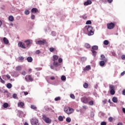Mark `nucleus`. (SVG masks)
<instances>
[{"label":"nucleus","mask_w":125,"mask_h":125,"mask_svg":"<svg viewBox=\"0 0 125 125\" xmlns=\"http://www.w3.org/2000/svg\"><path fill=\"white\" fill-rule=\"evenodd\" d=\"M123 95H125V90H123Z\"/></svg>","instance_id":"0e129e2a"},{"label":"nucleus","mask_w":125,"mask_h":125,"mask_svg":"<svg viewBox=\"0 0 125 125\" xmlns=\"http://www.w3.org/2000/svg\"><path fill=\"white\" fill-rule=\"evenodd\" d=\"M85 28L87 29L88 31V36H93V35H94V32L92 31L93 30L92 27L89 25H86Z\"/></svg>","instance_id":"7ed1b4c3"},{"label":"nucleus","mask_w":125,"mask_h":125,"mask_svg":"<svg viewBox=\"0 0 125 125\" xmlns=\"http://www.w3.org/2000/svg\"><path fill=\"white\" fill-rule=\"evenodd\" d=\"M3 106L4 108H7V107H8V104L4 103Z\"/></svg>","instance_id":"c9c22d12"},{"label":"nucleus","mask_w":125,"mask_h":125,"mask_svg":"<svg viewBox=\"0 0 125 125\" xmlns=\"http://www.w3.org/2000/svg\"><path fill=\"white\" fill-rule=\"evenodd\" d=\"M50 68H51L52 69H54V66H53V65H50Z\"/></svg>","instance_id":"e2e57ef3"},{"label":"nucleus","mask_w":125,"mask_h":125,"mask_svg":"<svg viewBox=\"0 0 125 125\" xmlns=\"http://www.w3.org/2000/svg\"><path fill=\"white\" fill-rule=\"evenodd\" d=\"M24 14H25V15H29L30 14V11H29V10H25L24 11Z\"/></svg>","instance_id":"b1692460"},{"label":"nucleus","mask_w":125,"mask_h":125,"mask_svg":"<svg viewBox=\"0 0 125 125\" xmlns=\"http://www.w3.org/2000/svg\"><path fill=\"white\" fill-rule=\"evenodd\" d=\"M35 18H36V17L35 16V15H32L31 16V19L32 20H34L35 19Z\"/></svg>","instance_id":"a18cd8bd"},{"label":"nucleus","mask_w":125,"mask_h":125,"mask_svg":"<svg viewBox=\"0 0 125 125\" xmlns=\"http://www.w3.org/2000/svg\"><path fill=\"white\" fill-rule=\"evenodd\" d=\"M36 54H40V53H41V51H40V50H38L36 51Z\"/></svg>","instance_id":"864d4df0"},{"label":"nucleus","mask_w":125,"mask_h":125,"mask_svg":"<svg viewBox=\"0 0 125 125\" xmlns=\"http://www.w3.org/2000/svg\"><path fill=\"white\" fill-rule=\"evenodd\" d=\"M92 52L93 53V56L95 57V55H96V51L94 50H92Z\"/></svg>","instance_id":"f704fd0d"},{"label":"nucleus","mask_w":125,"mask_h":125,"mask_svg":"<svg viewBox=\"0 0 125 125\" xmlns=\"http://www.w3.org/2000/svg\"><path fill=\"white\" fill-rule=\"evenodd\" d=\"M18 46L20 47H21V48L25 49L26 48V44L24 43H23L22 42H19L18 43Z\"/></svg>","instance_id":"9d476101"},{"label":"nucleus","mask_w":125,"mask_h":125,"mask_svg":"<svg viewBox=\"0 0 125 125\" xmlns=\"http://www.w3.org/2000/svg\"><path fill=\"white\" fill-rule=\"evenodd\" d=\"M21 88V90H24V86H22Z\"/></svg>","instance_id":"338daca9"},{"label":"nucleus","mask_w":125,"mask_h":125,"mask_svg":"<svg viewBox=\"0 0 125 125\" xmlns=\"http://www.w3.org/2000/svg\"><path fill=\"white\" fill-rule=\"evenodd\" d=\"M92 49H93V50H96L98 49V46L97 45L93 46Z\"/></svg>","instance_id":"bb28decb"},{"label":"nucleus","mask_w":125,"mask_h":125,"mask_svg":"<svg viewBox=\"0 0 125 125\" xmlns=\"http://www.w3.org/2000/svg\"><path fill=\"white\" fill-rule=\"evenodd\" d=\"M90 69H91L90 65H87L83 69V71H89Z\"/></svg>","instance_id":"a211bd4d"},{"label":"nucleus","mask_w":125,"mask_h":125,"mask_svg":"<svg viewBox=\"0 0 125 125\" xmlns=\"http://www.w3.org/2000/svg\"><path fill=\"white\" fill-rule=\"evenodd\" d=\"M19 60H21V61H23L24 60V58L23 57H19Z\"/></svg>","instance_id":"de8ad7c7"},{"label":"nucleus","mask_w":125,"mask_h":125,"mask_svg":"<svg viewBox=\"0 0 125 125\" xmlns=\"http://www.w3.org/2000/svg\"><path fill=\"white\" fill-rule=\"evenodd\" d=\"M125 74V71H123L121 73V76H124Z\"/></svg>","instance_id":"bf43d9fd"},{"label":"nucleus","mask_w":125,"mask_h":125,"mask_svg":"<svg viewBox=\"0 0 125 125\" xmlns=\"http://www.w3.org/2000/svg\"><path fill=\"white\" fill-rule=\"evenodd\" d=\"M38 11H39V10H38V9H37L36 8H33L31 9L32 13H37V12H38Z\"/></svg>","instance_id":"2eb2a0df"},{"label":"nucleus","mask_w":125,"mask_h":125,"mask_svg":"<svg viewBox=\"0 0 125 125\" xmlns=\"http://www.w3.org/2000/svg\"><path fill=\"white\" fill-rule=\"evenodd\" d=\"M92 3L90 0H87L86 2H84V5H88L91 4Z\"/></svg>","instance_id":"f3484780"},{"label":"nucleus","mask_w":125,"mask_h":125,"mask_svg":"<svg viewBox=\"0 0 125 125\" xmlns=\"http://www.w3.org/2000/svg\"><path fill=\"white\" fill-rule=\"evenodd\" d=\"M105 61H101L100 62V65L101 66V67H103V66H104V65H105Z\"/></svg>","instance_id":"412c9836"},{"label":"nucleus","mask_w":125,"mask_h":125,"mask_svg":"<svg viewBox=\"0 0 125 125\" xmlns=\"http://www.w3.org/2000/svg\"><path fill=\"white\" fill-rule=\"evenodd\" d=\"M108 120L109 121V122H110V123H112V122H113V117H110L108 118Z\"/></svg>","instance_id":"49530a36"},{"label":"nucleus","mask_w":125,"mask_h":125,"mask_svg":"<svg viewBox=\"0 0 125 125\" xmlns=\"http://www.w3.org/2000/svg\"><path fill=\"white\" fill-rule=\"evenodd\" d=\"M3 42H4V44H6L7 45H10V43H9V41H8L7 38L4 37L3 38Z\"/></svg>","instance_id":"9b49d317"},{"label":"nucleus","mask_w":125,"mask_h":125,"mask_svg":"<svg viewBox=\"0 0 125 125\" xmlns=\"http://www.w3.org/2000/svg\"><path fill=\"white\" fill-rule=\"evenodd\" d=\"M110 93L111 95H114L115 94V90H110Z\"/></svg>","instance_id":"473e14b6"},{"label":"nucleus","mask_w":125,"mask_h":125,"mask_svg":"<svg viewBox=\"0 0 125 125\" xmlns=\"http://www.w3.org/2000/svg\"><path fill=\"white\" fill-rule=\"evenodd\" d=\"M70 98H72V99H75V95H74V94H71L70 95Z\"/></svg>","instance_id":"e433bc0d"},{"label":"nucleus","mask_w":125,"mask_h":125,"mask_svg":"<svg viewBox=\"0 0 125 125\" xmlns=\"http://www.w3.org/2000/svg\"><path fill=\"white\" fill-rule=\"evenodd\" d=\"M65 119V116H59L58 117V120L59 122H63Z\"/></svg>","instance_id":"ddd939ff"},{"label":"nucleus","mask_w":125,"mask_h":125,"mask_svg":"<svg viewBox=\"0 0 125 125\" xmlns=\"http://www.w3.org/2000/svg\"><path fill=\"white\" fill-rule=\"evenodd\" d=\"M61 80L62 81H66V76L64 75L62 76L61 77Z\"/></svg>","instance_id":"2f4dec72"},{"label":"nucleus","mask_w":125,"mask_h":125,"mask_svg":"<svg viewBox=\"0 0 125 125\" xmlns=\"http://www.w3.org/2000/svg\"><path fill=\"white\" fill-rule=\"evenodd\" d=\"M84 88H87L88 87V83H84L83 85Z\"/></svg>","instance_id":"a878e982"},{"label":"nucleus","mask_w":125,"mask_h":125,"mask_svg":"<svg viewBox=\"0 0 125 125\" xmlns=\"http://www.w3.org/2000/svg\"><path fill=\"white\" fill-rule=\"evenodd\" d=\"M104 43L105 45H108V44H109V41H108L107 40H105L104 42Z\"/></svg>","instance_id":"c85d7f7f"},{"label":"nucleus","mask_w":125,"mask_h":125,"mask_svg":"<svg viewBox=\"0 0 125 125\" xmlns=\"http://www.w3.org/2000/svg\"><path fill=\"white\" fill-rule=\"evenodd\" d=\"M61 98L60 97H58L55 98V101H59V100H61Z\"/></svg>","instance_id":"72a5a7b5"},{"label":"nucleus","mask_w":125,"mask_h":125,"mask_svg":"<svg viewBox=\"0 0 125 125\" xmlns=\"http://www.w3.org/2000/svg\"><path fill=\"white\" fill-rule=\"evenodd\" d=\"M108 3H111V2L113 1V0H107Z\"/></svg>","instance_id":"13d9d810"},{"label":"nucleus","mask_w":125,"mask_h":125,"mask_svg":"<svg viewBox=\"0 0 125 125\" xmlns=\"http://www.w3.org/2000/svg\"><path fill=\"white\" fill-rule=\"evenodd\" d=\"M83 109H84V110H86V106L84 105L83 106Z\"/></svg>","instance_id":"680f3d73"},{"label":"nucleus","mask_w":125,"mask_h":125,"mask_svg":"<svg viewBox=\"0 0 125 125\" xmlns=\"http://www.w3.org/2000/svg\"><path fill=\"white\" fill-rule=\"evenodd\" d=\"M121 58L122 59V60H125V55H123L121 56Z\"/></svg>","instance_id":"3c124183"},{"label":"nucleus","mask_w":125,"mask_h":125,"mask_svg":"<svg viewBox=\"0 0 125 125\" xmlns=\"http://www.w3.org/2000/svg\"><path fill=\"white\" fill-rule=\"evenodd\" d=\"M54 48L50 47L49 48V51H50V52H53V51H54Z\"/></svg>","instance_id":"a19ab883"},{"label":"nucleus","mask_w":125,"mask_h":125,"mask_svg":"<svg viewBox=\"0 0 125 125\" xmlns=\"http://www.w3.org/2000/svg\"><path fill=\"white\" fill-rule=\"evenodd\" d=\"M31 109H33V110H36V109H37V107L34 105H32L31 106Z\"/></svg>","instance_id":"58836bf2"},{"label":"nucleus","mask_w":125,"mask_h":125,"mask_svg":"<svg viewBox=\"0 0 125 125\" xmlns=\"http://www.w3.org/2000/svg\"><path fill=\"white\" fill-rule=\"evenodd\" d=\"M81 100L83 103L86 104L87 103H88V101L91 100V98L83 97L82 98Z\"/></svg>","instance_id":"0eeeda50"},{"label":"nucleus","mask_w":125,"mask_h":125,"mask_svg":"<svg viewBox=\"0 0 125 125\" xmlns=\"http://www.w3.org/2000/svg\"><path fill=\"white\" fill-rule=\"evenodd\" d=\"M27 77L28 78V80ZM27 77L26 76V77L25 78V81H26V82H33V81H34V79H33L31 75H28Z\"/></svg>","instance_id":"1a4fd4ad"},{"label":"nucleus","mask_w":125,"mask_h":125,"mask_svg":"<svg viewBox=\"0 0 125 125\" xmlns=\"http://www.w3.org/2000/svg\"><path fill=\"white\" fill-rule=\"evenodd\" d=\"M112 101L114 103H117L118 102V98L114 97L112 98Z\"/></svg>","instance_id":"6ab92c4d"},{"label":"nucleus","mask_w":125,"mask_h":125,"mask_svg":"<svg viewBox=\"0 0 125 125\" xmlns=\"http://www.w3.org/2000/svg\"><path fill=\"white\" fill-rule=\"evenodd\" d=\"M58 60V56L57 55H54L53 56V65L54 67H59L61 65V64L58 63L57 61Z\"/></svg>","instance_id":"f257e3e1"},{"label":"nucleus","mask_w":125,"mask_h":125,"mask_svg":"<svg viewBox=\"0 0 125 125\" xmlns=\"http://www.w3.org/2000/svg\"><path fill=\"white\" fill-rule=\"evenodd\" d=\"M16 70H17V71H21V69L22 68H21V66H17V67L16 68Z\"/></svg>","instance_id":"7c9ffc66"},{"label":"nucleus","mask_w":125,"mask_h":125,"mask_svg":"<svg viewBox=\"0 0 125 125\" xmlns=\"http://www.w3.org/2000/svg\"><path fill=\"white\" fill-rule=\"evenodd\" d=\"M101 125H107V123L105 122H102L101 123Z\"/></svg>","instance_id":"09e8293b"},{"label":"nucleus","mask_w":125,"mask_h":125,"mask_svg":"<svg viewBox=\"0 0 125 125\" xmlns=\"http://www.w3.org/2000/svg\"><path fill=\"white\" fill-rule=\"evenodd\" d=\"M122 111H123V113H125V108H123Z\"/></svg>","instance_id":"69168bd1"},{"label":"nucleus","mask_w":125,"mask_h":125,"mask_svg":"<svg viewBox=\"0 0 125 125\" xmlns=\"http://www.w3.org/2000/svg\"><path fill=\"white\" fill-rule=\"evenodd\" d=\"M81 61L84 62V61H86V57H82L81 58Z\"/></svg>","instance_id":"79ce46f5"},{"label":"nucleus","mask_w":125,"mask_h":125,"mask_svg":"<svg viewBox=\"0 0 125 125\" xmlns=\"http://www.w3.org/2000/svg\"><path fill=\"white\" fill-rule=\"evenodd\" d=\"M66 122H67V123H71V118L70 117L66 118Z\"/></svg>","instance_id":"cd10ccee"},{"label":"nucleus","mask_w":125,"mask_h":125,"mask_svg":"<svg viewBox=\"0 0 125 125\" xmlns=\"http://www.w3.org/2000/svg\"><path fill=\"white\" fill-rule=\"evenodd\" d=\"M6 76L8 80H9V79H10V76H9V75L7 74Z\"/></svg>","instance_id":"6e6d98bb"},{"label":"nucleus","mask_w":125,"mask_h":125,"mask_svg":"<svg viewBox=\"0 0 125 125\" xmlns=\"http://www.w3.org/2000/svg\"><path fill=\"white\" fill-rule=\"evenodd\" d=\"M6 87H7V88L10 89L11 88V87H12V84L10 83H8L7 84Z\"/></svg>","instance_id":"5701e85b"},{"label":"nucleus","mask_w":125,"mask_h":125,"mask_svg":"<svg viewBox=\"0 0 125 125\" xmlns=\"http://www.w3.org/2000/svg\"><path fill=\"white\" fill-rule=\"evenodd\" d=\"M64 112L67 114V115H71L74 113V109L69 107L68 106H65L64 107Z\"/></svg>","instance_id":"f03ea898"},{"label":"nucleus","mask_w":125,"mask_h":125,"mask_svg":"<svg viewBox=\"0 0 125 125\" xmlns=\"http://www.w3.org/2000/svg\"><path fill=\"white\" fill-rule=\"evenodd\" d=\"M0 83H5V82L1 78V77L0 76Z\"/></svg>","instance_id":"4c0bfd02"},{"label":"nucleus","mask_w":125,"mask_h":125,"mask_svg":"<svg viewBox=\"0 0 125 125\" xmlns=\"http://www.w3.org/2000/svg\"><path fill=\"white\" fill-rule=\"evenodd\" d=\"M90 24H91V21H87L86 22V25H90Z\"/></svg>","instance_id":"37998d69"},{"label":"nucleus","mask_w":125,"mask_h":125,"mask_svg":"<svg viewBox=\"0 0 125 125\" xmlns=\"http://www.w3.org/2000/svg\"><path fill=\"white\" fill-rule=\"evenodd\" d=\"M24 93V95H28L29 94V93L28 92H22Z\"/></svg>","instance_id":"4d7b16f0"},{"label":"nucleus","mask_w":125,"mask_h":125,"mask_svg":"<svg viewBox=\"0 0 125 125\" xmlns=\"http://www.w3.org/2000/svg\"><path fill=\"white\" fill-rule=\"evenodd\" d=\"M63 61V60H62V59L61 58H59L58 60V62L59 63V64H61V63H62V62Z\"/></svg>","instance_id":"ea45409f"},{"label":"nucleus","mask_w":125,"mask_h":125,"mask_svg":"<svg viewBox=\"0 0 125 125\" xmlns=\"http://www.w3.org/2000/svg\"><path fill=\"white\" fill-rule=\"evenodd\" d=\"M42 120L46 123V124H51V119L49 118V117H47L46 115L43 114L42 115Z\"/></svg>","instance_id":"20e7f679"},{"label":"nucleus","mask_w":125,"mask_h":125,"mask_svg":"<svg viewBox=\"0 0 125 125\" xmlns=\"http://www.w3.org/2000/svg\"><path fill=\"white\" fill-rule=\"evenodd\" d=\"M27 61L29 62H31L33 61V58L31 57H28L27 58Z\"/></svg>","instance_id":"aec40b11"},{"label":"nucleus","mask_w":125,"mask_h":125,"mask_svg":"<svg viewBox=\"0 0 125 125\" xmlns=\"http://www.w3.org/2000/svg\"><path fill=\"white\" fill-rule=\"evenodd\" d=\"M16 97H17V95L16 94H14L13 95V98L15 99V98H16Z\"/></svg>","instance_id":"603ef678"},{"label":"nucleus","mask_w":125,"mask_h":125,"mask_svg":"<svg viewBox=\"0 0 125 125\" xmlns=\"http://www.w3.org/2000/svg\"><path fill=\"white\" fill-rule=\"evenodd\" d=\"M50 80H55V77H54V76H52L50 77Z\"/></svg>","instance_id":"5fc2aeb1"},{"label":"nucleus","mask_w":125,"mask_h":125,"mask_svg":"<svg viewBox=\"0 0 125 125\" xmlns=\"http://www.w3.org/2000/svg\"><path fill=\"white\" fill-rule=\"evenodd\" d=\"M117 125H123V123H118Z\"/></svg>","instance_id":"774afa93"},{"label":"nucleus","mask_w":125,"mask_h":125,"mask_svg":"<svg viewBox=\"0 0 125 125\" xmlns=\"http://www.w3.org/2000/svg\"><path fill=\"white\" fill-rule=\"evenodd\" d=\"M22 75H23V76H25V75H26V72L23 71L22 72Z\"/></svg>","instance_id":"052dcab7"},{"label":"nucleus","mask_w":125,"mask_h":125,"mask_svg":"<svg viewBox=\"0 0 125 125\" xmlns=\"http://www.w3.org/2000/svg\"><path fill=\"white\" fill-rule=\"evenodd\" d=\"M115 28V24L113 22H110L107 24V28L109 30H112V29H114Z\"/></svg>","instance_id":"6e6552de"},{"label":"nucleus","mask_w":125,"mask_h":125,"mask_svg":"<svg viewBox=\"0 0 125 125\" xmlns=\"http://www.w3.org/2000/svg\"><path fill=\"white\" fill-rule=\"evenodd\" d=\"M35 42H36V44H39V45H42L45 44V43H46V41H45V40H36Z\"/></svg>","instance_id":"39448f33"},{"label":"nucleus","mask_w":125,"mask_h":125,"mask_svg":"<svg viewBox=\"0 0 125 125\" xmlns=\"http://www.w3.org/2000/svg\"><path fill=\"white\" fill-rule=\"evenodd\" d=\"M85 47H86V48H90V45L87 43H86L85 44Z\"/></svg>","instance_id":"c756f323"},{"label":"nucleus","mask_w":125,"mask_h":125,"mask_svg":"<svg viewBox=\"0 0 125 125\" xmlns=\"http://www.w3.org/2000/svg\"><path fill=\"white\" fill-rule=\"evenodd\" d=\"M52 36H53V37H55V36H56V32H55L54 31H52Z\"/></svg>","instance_id":"c03bdc74"},{"label":"nucleus","mask_w":125,"mask_h":125,"mask_svg":"<svg viewBox=\"0 0 125 125\" xmlns=\"http://www.w3.org/2000/svg\"><path fill=\"white\" fill-rule=\"evenodd\" d=\"M90 116L91 118H93V117H94V112H91L90 114Z\"/></svg>","instance_id":"8fccbe9b"},{"label":"nucleus","mask_w":125,"mask_h":125,"mask_svg":"<svg viewBox=\"0 0 125 125\" xmlns=\"http://www.w3.org/2000/svg\"><path fill=\"white\" fill-rule=\"evenodd\" d=\"M88 104L90 105V106H93V105H94V101H92L91 98V100L88 101Z\"/></svg>","instance_id":"4468645a"},{"label":"nucleus","mask_w":125,"mask_h":125,"mask_svg":"<svg viewBox=\"0 0 125 125\" xmlns=\"http://www.w3.org/2000/svg\"><path fill=\"white\" fill-rule=\"evenodd\" d=\"M9 21H11V22H12L14 21V18L12 16H10L9 17Z\"/></svg>","instance_id":"4be33fe9"},{"label":"nucleus","mask_w":125,"mask_h":125,"mask_svg":"<svg viewBox=\"0 0 125 125\" xmlns=\"http://www.w3.org/2000/svg\"><path fill=\"white\" fill-rule=\"evenodd\" d=\"M101 60H103L105 62H107L108 61V59L105 58V56H104V55H101Z\"/></svg>","instance_id":"f8f14e48"},{"label":"nucleus","mask_w":125,"mask_h":125,"mask_svg":"<svg viewBox=\"0 0 125 125\" xmlns=\"http://www.w3.org/2000/svg\"><path fill=\"white\" fill-rule=\"evenodd\" d=\"M109 89H110V90H115V86H114V85H110L109 86Z\"/></svg>","instance_id":"393cba45"},{"label":"nucleus","mask_w":125,"mask_h":125,"mask_svg":"<svg viewBox=\"0 0 125 125\" xmlns=\"http://www.w3.org/2000/svg\"><path fill=\"white\" fill-rule=\"evenodd\" d=\"M26 47H30L32 43H33V41L31 40H28L24 41Z\"/></svg>","instance_id":"423d86ee"},{"label":"nucleus","mask_w":125,"mask_h":125,"mask_svg":"<svg viewBox=\"0 0 125 125\" xmlns=\"http://www.w3.org/2000/svg\"><path fill=\"white\" fill-rule=\"evenodd\" d=\"M23 106H24V103H23L22 102H20L18 103V106L20 107V108H22V107H23Z\"/></svg>","instance_id":"dca6fc26"}]
</instances>
